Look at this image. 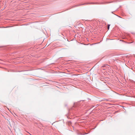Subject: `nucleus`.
I'll return each mask as SVG.
<instances>
[{"instance_id": "nucleus-3", "label": "nucleus", "mask_w": 135, "mask_h": 135, "mask_svg": "<svg viewBox=\"0 0 135 135\" xmlns=\"http://www.w3.org/2000/svg\"><path fill=\"white\" fill-rule=\"evenodd\" d=\"M112 13H113V12H112Z\"/></svg>"}, {"instance_id": "nucleus-2", "label": "nucleus", "mask_w": 135, "mask_h": 135, "mask_svg": "<svg viewBox=\"0 0 135 135\" xmlns=\"http://www.w3.org/2000/svg\"><path fill=\"white\" fill-rule=\"evenodd\" d=\"M30 135H32L31 134H30L29 133H28Z\"/></svg>"}, {"instance_id": "nucleus-1", "label": "nucleus", "mask_w": 135, "mask_h": 135, "mask_svg": "<svg viewBox=\"0 0 135 135\" xmlns=\"http://www.w3.org/2000/svg\"><path fill=\"white\" fill-rule=\"evenodd\" d=\"M110 26V25H108V30H109V29Z\"/></svg>"}]
</instances>
